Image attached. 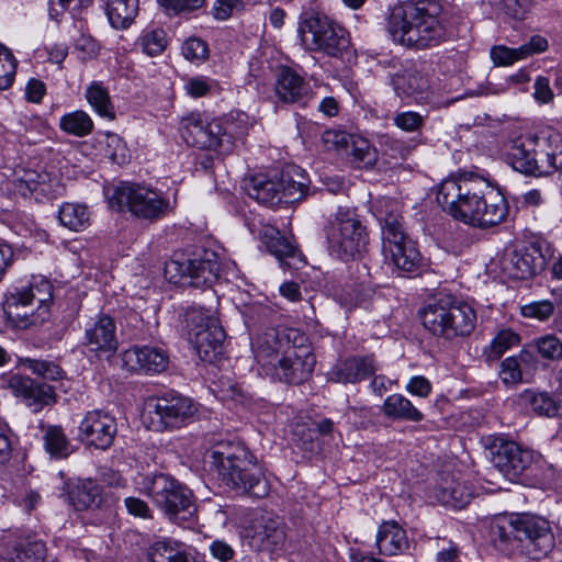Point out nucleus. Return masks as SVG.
Here are the masks:
<instances>
[{"label": "nucleus", "instance_id": "bf43d9fd", "mask_svg": "<svg viewBox=\"0 0 562 562\" xmlns=\"http://www.w3.org/2000/svg\"><path fill=\"white\" fill-rule=\"evenodd\" d=\"M16 65L12 53H5V58L0 61V90H5L13 83Z\"/></svg>", "mask_w": 562, "mask_h": 562}, {"label": "nucleus", "instance_id": "a878e982", "mask_svg": "<svg viewBox=\"0 0 562 562\" xmlns=\"http://www.w3.org/2000/svg\"><path fill=\"white\" fill-rule=\"evenodd\" d=\"M473 492L471 486L465 480L456 473H443L435 490L436 498L445 506L452 508L465 507L471 498Z\"/></svg>", "mask_w": 562, "mask_h": 562}, {"label": "nucleus", "instance_id": "4c0bfd02", "mask_svg": "<svg viewBox=\"0 0 562 562\" xmlns=\"http://www.w3.org/2000/svg\"><path fill=\"white\" fill-rule=\"evenodd\" d=\"M68 498L76 510L95 508L102 501L101 487L92 480L79 481L68 491Z\"/></svg>", "mask_w": 562, "mask_h": 562}, {"label": "nucleus", "instance_id": "680f3d73", "mask_svg": "<svg viewBox=\"0 0 562 562\" xmlns=\"http://www.w3.org/2000/svg\"><path fill=\"white\" fill-rule=\"evenodd\" d=\"M158 2L167 11L179 14L201 8L204 3V0H158Z\"/></svg>", "mask_w": 562, "mask_h": 562}, {"label": "nucleus", "instance_id": "a18cd8bd", "mask_svg": "<svg viewBox=\"0 0 562 562\" xmlns=\"http://www.w3.org/2000/svg\"><path fill=\"white\" fill-rule=\"evenodd\" d=\"M352 162L360 168L372 166L376 161V150L369 142L361 137H353L350 147L346 151Z\"/></svg>", "mask_w": 562, "mask_h": 562}, {"label": "nucleus", "instance_id": "de8ad7c7", "mask_svg": "<svg viewBox=\"0 0 562 562\" xmlns=\"http://www.w3.org/2000/svg\"><path fill=\"white\" fill-rule=\"evenodd\" d=\"M520 341L519 335L510 329L499 330L493 338L488 349L485 350L487 360H498L508 349L517 346Z\"/></svg>", "mask_w": 562, "mask_h": 562}, {"label": "nucleus", "instance_id": "4be33fe9", "mask_svg": "<svg viewBox=\"0 0 562 562\" xmlns=\"http://www.w3.org/2000/svg\"><path fill=\"white\" fill-rule=\"evenodd\" d=\"M547 266V257L542 254L540 244H529L514 250L504 259V270L517 280L529 279L540 273Z\"/></svg>", "mask_w": 562, "mask_h": 562}, {"label": "nucleus", "instance_id": "7c9ffc66", "mask_svg": "<svg viewBox=\"0 0 562 562\" xmlns=\"http://www.w3.org/2000/svg\"><path fill=\"white\" fill-rule=\"evenodd\" d=\"M379 553L386 557L405 554L411 544L406 531L396 521H384L376 535Z\"/></svg>", "mask_w": 562, "mask_h": 562}, {"label": "nucleus", "instance_id": "338daca9", "mask_svg": "<svg viewBox=\"0 0 562 562\" xmlns=\"http://www.w3.org/2000/svg\"><path fill=\"white\" fill-rule=\"evenodd\" d=\"M406 390L413 395L427 397L431 392V384L425 376L417 375L408 381Z\"/></svg>", "mask_w": 562, "mask_h": 562}, {"label": "nucleus", "instance_id": "0eeeda50", "mask_svg": "<svg viewBox=\"0 0 562 562\" xmlns=\"http://www.w3.org/2000/svg\"><path fill=\"white\" fill-rule=\"evenodd\" d=\"M381 209L383 249L389 252L394 266L404 272H416L422 266V255L403 228V217L397 202L386 201Z\"/></svg>", "mask_w": 562, "mask_h": 562}, {"label": "nucleus", "instance_id": "3c124183", "mask_svg": "<svg viewBox=\"0 0 562 562\" xmlns=\"http://www.w3.org/2000/svg\"><path fill=\"white\" fill-rule=\"evenodd\" d=\"M526 398L531 409L540 416H554L558 413V405L554 398L548 393L527 392Z\"/></svg>", "mask_w": 562, "mask_h": 562}, {"label": "nucleus", "instance_id": "72a5a7b5", "mask_svg": "<svg viewBox=\"0 0 562 562\" xmlns=\"http://www.w3.org/2000/svg\"><path fill=\"white\" fill-rule=\"evenodd\" d=\"M279 173L280 192L283 203H293L304 198L307 191V177L297 166H288Z\"/></svg>", "mask_w": 562, "mask_h": 562}, {"label": "nucleus", "instance_id": "ddd939ff", "mask_svg": "<svg viewBox=\"0 0 562 562\" xmlns=\"http://www.w3.org/2000/svg\"><path fill=\"white\" fill-rule=\"evenodd\" d=\"M243 526L244 536L255 551L274 553L284 549L286 526L272 512L260 508L249 510Z\"/></svg>", "mask_w": 562, "mask_h": 562}, {"label": "nucleus", "instance_id": "2eb2a0df", "mask_svg": "<svg viewBox=\"0 0 562 562\" xmlns=\"http://www.w3.org/2000/svg\"><path fill=\"white\" fill-rule=\"evenodd\" d=\"M190 340L200 359L213 362L223 351L225 331L215 312L204 307H192L187 312Z\"/></svg>", "mask_w": 562, "mask_h": 562}, {"label": "nucleus", "instance_id": "79ce46f5", "mask_svg": "<svg viewBox=\"0 0 562 562\" xmlns=\"http://www.w3.org/2000/svg\"><path fill=\"white\" fill-rule=\"evenodd\" d=\"M86 98L94 111L102 117L113 120L115 117L114 106L108 89L102 82L93 81L86 91Z\"/></svg>", "mask_w": 562, "mask_h": 562}, {"label": "nucleus", "instance_id": "f8f14e48", "mask_svg": "<svg viewBox=\"0 0 562 562\" xmlns=\"http://www.w3.org/2000/svg\"><path fill=\"white\" fill-rule=\"evenodd\" d=\"M235 124L217 119L207 120L199 113L182 117L180 131L184 142L193 147L206 150H231L234 139Z\"/></svg>", "mask_w": 562, "mask_h": 562}, {"label": "nucleus", "instance_id": "4d7b16f0", "mask_svg": "<svg viewBox=\"0 0 562 562\" xmlns=\"http://www.w3.org/2000/svg\"><path fill=\"white\" fill-rule=\"evenodd\" d=\"M393 122L402 131L413 133L422 128L424 125V116L417 112L406 111L397 113Z\"/></svg>", "mask_w": 562, "mask_h": 562}, {"label": "nucleus", "instance_id": "5fc2aeb1", "mask_svg": "<svg viewBox=\"0 0 562 562\" xmlns=\"http://www.w3.org/2000/svg\"><path fill=\"white\" fill-rule=\"evenodd\" d=\"M554 312V305L549 300L536 301L521 306V314L528 318L547 321Z\"/></svg>", "mask_w": 562, "mask_h": 562}, {"label": "nucleus", "instance_id": "5701e85b", "mask_svg": "<svg viewBox=\"0 0 562 562\" xmlns=\"http://www.w3.org/2000/svg\"><path fill=\"white\" fill-rule=\"evenodd\" d=\"M122 362L130 371L155 374L167 369L169 357L160 347H132L122 353Z\"/></svg>", "mask_w": 562, "mask_h": 562}, {"label": "nucleus", "instance_id": "ea45409f", "mask_svg": "<svg viewBox=\"0 0 562 562\" xmlns=\"http://www.w3.org/2000/svg\"><path fill=\"white\" fill-rule=\"evenodd\" d=\"M45 450L52 458L66 459L74 448L60 426H47L43 436Z\"/></svg>", "mask_w": 562, "mask_h": 562}, {"label": "nucleus", "instance_id": "69168bd1", "mask_svg": "<svg viewBox=\"0 0 562 562\" xmlns=\"http://www.w3.org/2000/svg\"><path fill=\"white\" fill-rule=\"evenodd\" d=\"M240 5V0H216L213 8V14L215 19L224 21L231 18L233 11Z\"/></svg>", "mask_w": 562, "mask_h": 562}, {"label": "nucleus", "instance_id": "052dcab7", "mask_svg": "<svg viewBox=\"0 0 562 562\" xmlns=\"http://www.w3.org/2000/svg\"><path fill=\"white\" fill-rule=\"evenodd\" d=\"M532 0H504V10L515 20H524L532 8Z\"/></svg>", "mask_w": 562, "mask_h": 562}, {"label": "nucleus", "instance_id": "aec40b11", "mask_svg": "<svg viewBox=\"0 0 562 562\" xmlns=\"http://www.w3.org/2000/svg\"><path fill=\"white\" fill-rule=\"evenodd\" d=\"M0 386L10 390L13 395L22 397L30 406L34 407V412L40 411L44 405L55 403L54 387L45 383H37L29 376L21 374L2 375Z\"/></svg>", "mask_w": 562, "mask_h": 562}, {"label": "nucleus", "instance_id": "a19ab883", "mask_svg": "<svg viewBox=\"0 0 562 562\" xmlns=\"http://www.w3.org/2000/svg\"><path fill=\"white\" fill-rule=\"evenodd\" d=\"M45 552V544L41 541L21 542L0 558V562H44Z\"/></svg>", "mask_w": 562, "mask_h": 562}, {"label": "nucleus", "instance_id": "49530a36", "mask_svg": "<svg viewBox=\"0 0 562 562\" xmlns=\"http://www.w3.org/2000/svg\"><path fill=\"white\" fill-rule=\"evenodd\" d=\"M60 127L68 134L86 136L93 128V122L83 111H75L60 119Z\"/></svg>", "mask_w": 562, "mask_h": 562}, {"label": "nucleus", "instance_id": "c03bdc74", "mask_svg": "<svg viewBox=\"0 0 562 562\" xmlns=\"http://www.w3.org/2000/svg\"><path fill=\"white\" fill-rule=\"evenodd\" d=\"M212 392L222 402L232 403L233 405H241L247 400V394L243 389L228 378H221L217 382H214Z\"/></svg>", "mask_w": 562, "mask_h": 562}, {"label": "nucleus", "instance_id": "a211bd4d", "mask_svg": "<svg viewBox=\"0 0 562 562\" xmlns=\"http://www.w3.org/2000/svg\"><path fill=\"white\" fill-rule=\"evenodd\" d=\"M303 339L299 330L286 327H268L251 339V350L262 370L271 369L272 364L285 352V349L297 339Z\"/></svg>", "mask_w": 562, "mask_h": 562}, {"label": "nucleus", "instance_id": "c9c22d12", "mask_svg": "<svg viewBox=\"0 0 562 562\" xmlns=\"http://www.w3.org/2000/svg\"><path fill=\"white\" fill-rule=\"evenodd\" d=\"M536 150V176H548L553 173L559 168H562V149L553 148L551 137H536L533 136Z\"/></svg>", "mask_w": 562, "mask_h": 562}, {"label": "nucleus", "instance_id": "423d86ee", "mask_svg": "<svg viewBox=\"0 0 562 562\" xmlns=\"http://www.w3.org/2000/svg\"><path fill=\"white\" fill-rule=\"evenodd\" d=\"M492 533L503 543L514 540L522 543L533 554V559L546 555L554 546L549 522L544 518L527 514L498 519L492 527Z\"/></svg>", "mask_w": 562, "mask_h": 562}, {"label": "nucleus", "instance_id": "0e129e2a", "mask_svg": "<svg viewBox=\"0 0 562 562\" xmlns=\"http://www.w3.org/2000/svg\"><path fill=\"white\" fill-rule=\"evenodd\" d=\"M533 88V97L538 102L546 104L553 100L554 94L547 77H538L535 81Z\"/></svg>", "mask_w": 562, "mask_h": 562}, {"label": "nucleus", "instance_id": "6e6d98bb", "mask_svg": "<svg viewBox=\"0 0 562 562\" xmlns=\"http://www.w3.org/2000/svg\"><path fill=\"white\" fill-rule=\"evenodd\" d=\"M501 379L505 384H517L522 381V368L519 359L508 357L501 363Z\"/></svg>", "mask_w": 562, "mask_h": 562}, {"label": "nucleus", "instance_id": "58836bf2", "mask_svg": "<svg viewBox=\"0 0 562 562\" xmlns=\"http://www.w3.org/2000/svg\"><path fill=\"white\" fill-rule=\"evenodd\" d=\"M138 13V0H108L106 15L115 29L128 27Z\"/></svg>", "mask_w": 562, "mask_h": 562}, {"label": "nucleus", "instance_id": "bb28decb", "mask_svg": "<svg viewBox=\"0 0 562 562\" xmlns=\"http://www.w3.org/2000/svg\"><path fill=\"white\" fill-rule=\"evenodd\" d=\"M260 237L269 252L273 255L286 268H293L297 262L303 261L301 251L289 238L281 235L273 226H263Z\"/></svg>", "mask_w": 562, "mask_h": 562}, {"label": "nucleus", "instance_id": "4468645a", "mask_svg": "<svg viewBox=\"0 0 562 562\" xmlns=\"http://www.w3.org/2000/svg\"><path fill=\"white\" fill-rule=\"evenodd\" d=\"M166 274L173 282L201 288L216 282L220 272L217 255L213 250L199 249L190 255H179L166 265Z\"/></svg>", "mask_w": 562, "mask_h": 562}, {"label": "nucleus", "instance_id": "2f4dec72", "mask_svg": "<svg viewBox=\"0 0 562 562\" xmlns=\"http://www.w3.org/2000/svg\"><path fill=\"white\" fill-rule=\"evenodd\" d=\"M373 356L352 357L331 370V379L341 383H357L376 371Z\"/></svg>", "mask_w": 562, "mask_h": 562}, {"label": "nucleus", "instance_id": "b1692460", "mask_svg": "<svg viewBox=\"0 0 562 562\" xmlns=\"http://www.w3.org/2000/svg\"><path fill=\"white\" fill-rule=\"evenodd\" d=\"M274 92L280 102L305 108L314 94L308 82L289 67L281 69L274 83Z\"/></svg>", "mask_w": 562, "mask_h": 562}, {"label": "nucleus", "instance_id": "6e6552de", "mask_svg": "<svg viewBox=\"0 0 562 562\" xmlns=\"http://www.w3.org/2000/svg\"><path fill=\"white\" fill-rule=\"evenodd\" d=\"M143 488L170 520L181 524L190 520L196 513L191 490L172 476L157 473L144 477Z\"/></svg>", "mask_w": 562, "mask_h": 562}, {"label": "nucleus", "instance_id": "09e8293b", "mask_svg": "<svg viewBox=\"0 0 562 562\" xmlns=\"http://www.w3.org/2000/svg\"><path fill=\"white\" fill-rule=\"evenodd\" d=\"M150 562H195L187 553L175 549L167 542H156L148 550Z\"/></svg>", "mask_w": 562, "mask_h": 562}, {"label": "nucleus", "instance_id": "13d9d810", "mask_svg": "<svg viewBox=\"0 0 562 562\" xmlns=\"http://www.w3.org/2000/svg\"><path fill=\"white\" fill-rule=\"evenodd\" d=\"M182 54L189 60H202L207 57L209 49L200 38H189L182 45Z\"/></svg>", "mask_w": 562, "mask_h": 562}, {"label": "nucleus", "instance_id": "e2e57ef3", "mask_svg": "<svg viewBox=\"0 0 562 562\" xmlns=\"http://www.w3.org/2000/svg\"><path fill=\"white\" fill-rule=\"evenodd\" d=\"M188 94L193 98L206 95L211 90V81L203 77L190 78L184 87Z\"/></svg>", "mask_w": 562, "mask_h": 562}, {"label": "nucleus", "instance_id": "7ed1b4c3", "mask_svg": "<svg viewBox=\"0 0 562 562\" xmlns=\"http://www.w3.org/2000/svg\"><path fill=\"white\" fill-rule=\"evenodd\" d=\"M426 330L446 340L471 335L476 325V313L472 306L450 294H439L419 310Z\"/></svg>", "mask_w": 562, "mask_h": 562}, {"label": "nucleus", "instance_id": "9b49d317", "mask_svg": "<svg viewBox=\"0 0 562 562\" xmlns=\"http://www.w3.org/2000/svg\"><path fill=\"white\" fill-rule=\"evenodd\" d=\"M324 233L329 252L344 261L359 255L367 244L366 228L349 209L339 207Z\"/></svg>", "mask_w": 562, "mask_h": 562}, {"label": "nucleus", "instance_id": "39448f33", "mask_svg": "<svg viewBox=\"0 0 562 562\" xmlns=\"http://www.w3.org/2000/svg\"><path fill=\"white\" fill-rule=\"evenodd\" d=\"M488 182L473 173L445 179L437 193V202L453 218L472 225Z\"/></svg>", "mask_w": 562, "mask_h": 562}, {"label": "nucleus", "instance_id": "9d476101", "mask_svg": "<svg viewBox=\"0 0 562 562\" xmlns=\"http://www.w3.org/2000/svg\"><path fill=\"white\" fill-rule=\"evenodd\" d=\"M110 202L120 211L126 207L135 218L148 223H155L172 211L169 199L161 191L138 183L121 184Z\"/></svg>", "mask_w": 562, "mask_h": 562}, {"label": "nucleus", "instance_id": "f257e3e1", "mask_svg": "<svg viewBox=\"0 0 562 562\" xmlns=\"http://www.w3.org/2000/svg\"><path fill=\"white\" fill-rule=\"evenodd\" d=\"M442 7L435 0L405 1L390 9L386 31L392 40L405 47L426 49L447 40Z\"/></svg>", "mask_w": 562, "mask_h": 562}, {"label": "nucleus", "instance_id": "cd10ccee", "mask_svg": "<svg viewBox=\"0 0 562 562\" xmlns=\"http://www.w3.org/2000/svg\"><path fill=\"white\" fill-rule=\"evenodd\" d=\"M280 186L278 171L258 173L251 176L245 181V190L247 194L251 199L267 206H274L283 202Z\"/></svg>", "mask_w": 562, "mask_h": 562}, {"label": "nucleus", "instance_id": "473e14b6", "mask_svg": "<svg viewBox=\"0 0 562 562\" xmlns=\"http://www.w3.org/2000/svg\"><path fill=\"white\" fill-rule=\"evenodd\" d=\"M392 85L401 99L420 101L428 90V80L415 68H406L393 75Z\"/></svg>", "mask_w": 562, "mask_h": 562}, {"label": "nucleus", "instance_id": "e433bc0d", "mask_svg": "<svg viewBox=\"0 0 562 562\" xmlns=\"http://www.w3.org/2000/svg\"><path fill=\"white\" fill-rule=\"evenodd\" d=\"M383 415L393 420L418 423L424 419L423 413L404 395H389L381 406Z\"/></svg>", "mask_w": 562, "mask_h": 562}, {"label": "nucleus", "instance_id": "20e7f679", "mask_svg": "<svg viewBox=\"0 0 562 562\" xmlns=\"http://www.w3.org/2000/svg\"><path fill=\"white\" fill-rule=\"evenodd\" d=\"M297 32L301 44L308 52L341 58L350 47L347 30L326 14L313 9L301 13Z\"/></svg>", "mask_w": 562, "mask_h": 562}, {"label": "nucleus", "instance_id": "f03ea898", "mask_svg": "<svg viewBox=\"0 0 562 562\" xmlns=\"http://www.w3.org/2000/svg\"><path fill=\"white\" fill-rule=\"evenodd\" d=\"M222 481L233 490L255 498L269 494V483L256 457L243 445H229L213 451Z\"/></svg>", "mask_w": 562, "mask_h": 562}, {"label": "nucleus", "instance_id": "603ef678", "mask_svg": "<svg viewBox=\"0 0 562 562\" xmlns=\"http://www.w3.org/2000/svg\"><path fill=\"white\" fill-rule=\"evenodd\" d=\"M353 136L339 130H328L323 133L322 140L327 150H337L346 154Z\"/></svg>", "mask_w": 562, "mask_h": 562}, {"label": "nucleus", "instance_id": "dca6fc26", "mask_svg": "<svg viewBox=\"0 0 562 562\" xmlns=\"http://www.w3.org/2000/svg\"><path fill=\"white\" fill-rule=\"evenodd\" d=\"M198 412L196 404L181 394L157 397L149 411L150 427L155 431L179 429L190 424Z\"/></svg>", "mask_w": 562, "mask_h": 562}, {"label": "nucleus", "instance_id": "6ab92c4d", "mask_svg": "<svg viewBox=\"0 0 562 562\" xmlns=\"http://www.w3.org/2000/svg\"><path fill=\"white\" fill-rule=\"evenodd\" d=\"M117 432L115 418L100 409L88 412L79 425V436L89 446L105 450Z\"/></svg>", "mask_w": 562, "mask_h": 562}, {"label": "nucleus", "instance_id": "1a4fd4ad", "mask_svg": "<svg viewBox=\"0 0 562 562\" xmlns=\"http://www.w3.org/2000/svg\"><path fill=\"white\" fill-rule=\"evenodd\" d=\"M53 300V286L41 279L29 286L15 289L5 295L2 304L7 319L18 328H27L37 323L42 314L47 313Z\"/></svg>", "mask_w": 562, "mask_h": 562}, {"label": "nucleus", "instance_id": "412c9836", "mask_svg": "<svg viewBox=\"0 0 562 562\" xmlns=\"http://www.w3.org/2000/svg\"><path fill=\"white\" fill-rule=\"evenodd\" d=\"M492 456L493 464L509 480L519 477L533 462L532 451L514 441H502Z\"/></svg>", "mask_w": 562, "mask_h": 562}, {"label": "nucleus", "instance_id": "c85d7f7f", "mask_svg": "<svg viewBox=\"0 0 562 562\" xmlns=\"http://www.w3.org/2000/svg\"><path fill=\"white\" fill-rule=\"evenodd\" d=\"M548 49L547 38L540 35H533L530 40L517 47L510 48L505 45H495L491 48V58L495 66H510L515 61L526 59L535 54L543 53Z\"/></svg>", "mask_w": 562, "mask_h": 562}, {"label": "nucleus", "instance_id": "393cba45", "mask_svg": "<svg viewBox=\"0 0 562 562\" xmlns=\"http://www.w3.org/2000/svg\"><path fill=\"white\" fill-rule=\"evenodd\" d=\"M83 345L92 352L113 355L119 346L114 319L100 315L86 327Z\"/></svg>", "mask_w": 562, "mask_h": 562}, {"label": "nucleus", "instance_id": "8fccbe9b", "mask_svg": "<svg viewBox=\"0 0 562 562\" xmlns=\"http://www.w3.org/2000/svg\"><path fill=\"white\" fill-rule=\"evenodd\" d=\"M532 346L546 360L559 361L562 359V340L553 334H547L536 338Z\"/></svg>", "mask_w": 562, "mask_h": 562}, {"label": "nucleus", "instance_id": "f704fd0d", "mask_svg": "<svg viewBox=\"0 0 562 562\" xmlns=\"http://www.w3.org/2000/svg\"><path fill=\"white\" fill-rule=\"evenodd\" d=\"M537 143L533 136L520 137L513 142L508 151V160L513 168L521 173L536 176L537 164L533 151Z\"/></svg>", "mask_w": 562, "mask_h": 562}, {"label": "nucleus", "instance_id": "774afa93", "mask_svg": "<svg viewBox=\"0 0 562 562\" xmlns=\"http://www.w3.org/2000/svg\"><path fill=\"white\" fill-rule=\"evenodd\" d=\"M210 551L213 558L221 562H227L235 555L233 548L223 540H215L210 544Z\"/></svg>", "mask_w": 562, "mask_h": 562}, {"label": "nucleus", "instance_id": "37998d69", "mask_svg": "<svg viewBox=\"0 0 562 562\" xmlns=\"http://www.w3.org/2000/svg\"><path fill=\"white\" fill-rule=\"evenodd\" d=\"M59 222L71 231H81L89 226L90 214L86 205L65 203L59 209Z\"/></svg>", "mask_w": 562, "mask_h": 562}, {"label": "nucleus", "instance_id": "864d4df0", "mask_svg": "<svg viewBox=\"0 0 562 562\" xmlns=\"http://www.w3.org/2000/svg\"><path fill=\"white\" fill-rule=\"evenodd\" d=\"M140 45L147 55H159L166 47V34L160 29L148 31L140 37Z\"/></svg>", "mask_w": 562, "mask_h": 562}, {"label": "nucleus", "instance_id": "c756f323", "mask_svg": "<svg viewBox=\"0 0 562 562\" xmlns=\"http://www.w3.org/2000/svg\"><path fill=\"white\" fill-rule=\"evenodd\" d=\"M508 215L505 198L490 187L484 192L481 207L476 211L472 226L491 227L502 223Z\"/></svg>", "mask_w": 562, "mask_h": 562}, {"label": "nucleus", "instance_id": "f3484780", "mask_svg": "<svg viewBox=\"0 0 562 562\" xmlns=\"http://www.w3.org/2000/svg\"><path fill=\"white\" fill-rule=\"evenodd\" d=\"M315 362L308 347L293 342L271 369L265 370V373L284 383L301 384L311 376Z\"/></svg>", "mask_w": 562, "mask_h": 562}]
</instances>
